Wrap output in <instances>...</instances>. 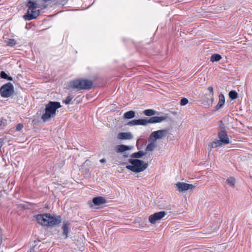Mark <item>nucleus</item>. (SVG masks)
I'll return each mask as SVG.
<instances>
[{
  "instance_id": "39",
  "label": "nucleus",
  "mask_w": 252,
  "mask_h": 252,
  "mask_svg": "<svg viewBox=\"0 0 252 252\" xmlns=\"http://www.w3.org/2000/svg\"><path fill=\"white\" fill-rule=\"evenodd\" d=\"M124 156V158H126V157H127V155H124V156Z\"/></svg>"
},
{
  "instance_id": "17",
  "label": "nucleus",
  "mask_w": 252,
  "mask_h": 252,
  "mask_svg": "<svg viewBox=\"0 0 252 252\" xmlns=\"http://www.w3.org/2000/svg\"><path fill=\"white\" fill-rule=\"evenodd\" d=\"M132 135L130 132H120L117 138L121 140H129L132 138Z\"/></svg>"
},
{
  "instance_id": "1",
  "label": "nucleus",
  "mask_w": 252,
  "mask_h": 252,
  "mask_svg": "<svg viewBox=\"0 0 252 252\" xmlns=\"http://www.w3.org/2000/svg\"><path fill=\"white\" fill-rule=\"evenodd\" d=\"M26 6L28 7V10L23 17L25 20L28 21L36 18L40 14V10L39 9L36 10V8L43 9L47 7L45 4H41L39 3L33 2L32 0L27 1Z\"/></svg>"
},
{
  "instance_id": "19",
  "label": "nucleus",
  "mask_w": 252,
  "mask_h": 252,
  "mask_svg": "<svg viewBox=\"0 0 252 252\" xmlns=\"http://www.w3.org/2000/svg\"><path fill=\"white\" fill-rule=\"evenodd\" d=\"M135 116V112L133 110H130L126 112L124 115V118L126 119H130Z\"/></svg>"
},
{
  "instance_id": "23",
  "label": "nucleus",
  "mask_w": 252,
  "mask_h": 252,
  "mask_svg": "<svg viewBox=\"0 0 252 252\" xmlns=\"http://www.w3.org/2000/svg\"><path fill=\"white\" fill-rule=\"evenodd\" d=\"M137 125L146 126L147 124V118L136 120Z\"/></svg>"
},
{
  "instance_id": "27",
  "label": "nucleus",
  "mask_w": 252,
  "mask_h": 252,
  "mask_svg": "<svg viewBox=\"0 0 252 252\" xmlns=\"http://www.w3.org/2000/svg\"><path fill=\"white\" fill-rule=\"evenodd\" d=\"M219 102L218 103L221 104L222 105H224L225 102L224 96L222 94H220L219 95Z\"/></svg>"
},
{
  "instance_id": "10",
  "label": "nucleus",
  "mask_w": 252,
  "mask_h": 252,
  "mask_svg": "<svg viewBox=\"0 0 252 252\" xmlns=\"http://www.w3.org/2000/svg\"><path fill=\"white\" fill-rule=\"evenodd\" d=\"M49 216H50V214L46 213L43 214H39L36 215L35 218L36 220L38 223L41 225L45 226H48V218Z\"/></svg>"
},
{
  "instance_id": "7",
  "label": "nucleus",
  "mask_w": 252,
  "mask_h": 252,
  "mask_svg": "<svg viewBox=\"0 0 252 252\" xmlns=\"http://www.w3.org/2000/svg\"><path fill=\"white\" fill-rule=\"evenodd\" d=\"M176 190L179 192H183L189 189H192L194 186L192 184H189L184 182H178L175 185Z\"/></svg>"
},
{
  "instance_id": "6",
  "label": "nucleus",
  "mask_w": 252,
  "mask_h": 252,
  "mask_svg": "<svg viewBox=\"0 0 252 252\" xmlns=\"http://www.w3.org/2000/svg\"><path fill=\"white\" fill-rule=\"evenodd\" d=\"M14 92V87L10 82L3 85L0 88V95L2 97H9L13 94Z\"/></svg>"
},
{
  "instance_id": "33",
  "label": "nucleus",
  "mask_w": 252,
  "mask_h": 252,
  "mask_svg": "<svg viewBox=\"0 0 252 252\" xmlns=\"http://www.w3.org/2000/svg\"><path fill=\"white\" fill-rule=\"evenodd\" d=\"M23 127V125L22 124H18L16 126V129L17 131H20L22 128Z\"/></svg>"
},
{
  "instance_id": "35",
  "label": "nucleus",
  "mask_w": 252,
  "mask_h": 252,
  "mask_svg": "<svg viewBox=\"0 0 252 252\" xmlns=\"http://www.w3.org/2000/svg\"><path fill=\"white\" fill-rule=\"evenodd\" d=\"M222 106L223 105L221 104H220V103H218L217 105L215 107V109L214 110V111L218 110L220 108H221Z\"/></svg>"
},
{
  "instance_id": "15",
  "label": "nucleus",
  "mask_w": 252,
  "mask_h": 252,
  "mask_svg": "<svg viewBox=\"0 0 252 252\" xmlns=\"http://www.w3.org/2000/svg\"><path fill=\"white\" fill-rule=\"evenodd\" d=\"M92 202L96 206L103 205L107 202L105 198L102 196H97L93 198Z\"/></svg>"
},
{
  "instance_id": "5",
  "label": "nucleus",
  "mask_w": 252,
  "mask_h": 252,
  "mask_svg": "<svg viewBox=\"0 0 252 252\" xmlns=\"http://www.w3.org/2000/svg\"><path fill=\"white\" fill-rule=\"evenodd\" d=\"M218 138L219 140L214 141L212 143V148H216L222 145L229 143V139L224 126L220 128V131L218 132Z\"/></svg>"
},
{
  "instance_id": "32",
  "label": "nucleus",
  "mask_w": 252,
  "mask_h": 252,
  "mask_svg": "<svg viewBox=\"0 0 252 252\" xmlns=\"http://www.w3.org/2000/svg\"><path fill=\"white\" fill-rule=\"evenodd\" d=\"M127 125L129 126H133L137 125L136 120H133L127 123Z\"/></svg>"
},
{
  "instance_id": "16",
  "label": "nucleus",
  "mask_w": 252,
  "mask_h": 252,
  "mask_svg": "<svg viewBox=\"0 0 252 252\" xmlns=\"http://www.w3.org/2000/svg\"><path fill=\"white\" fill-rule=\"evenodd\" d=\"M132 148L133 147L132 146L121 144L116 146L115 148V150L117 153H120L131 150Z\"/></svg>"
},
{
  "instance_id": "26",
  "label": "nucleus",
  "mask_w": 252,
  "mask_h": 252,
  "mask_svg": "<svg viewBox=\"0 0 252 252\" xmlns=\"http://www.w3.org/2000/svg\"><path fill=\"white\" fill-rule=\"evenodd\" d=\"M226 183L230 186L234 187L235 180L233 177H229L226 180Z\"/></svg>"
},
{
  "instance_id": "8",
  "label": "nucleus",
  "mask_w": 252,
  "mask_h": 252,
  "mask_svg": "<svg viewBox=\"0 0 252 252\" xmlns=\"http://www.w3.org/2000/svg\"><path fill=\"white\" fill-rule=\"evenodd\" d=\"M168 133L167 129H163L153 132L150 135V138L156 141L157 139H161Z\"/></svg>"
},
{
  "instance_id": "24",
  "label": "nucleus",
  "mask_w": 252,
  "mask_h": 252,
  "mask_svg": "<svg viewBox=\"0 0 252 252\" xmlns=\"http://www.w3.org/2000/svg\"><path fill=\"white\" fill-rule=\"evenodd\" d=\"M228 94L229 98L232 100L235 99L238 97V94L234 90L230 91Z\"/></svg>"
},
{
  "instance_id": "29",
  "label": "nucleus",
  "mask_w": 252,
  "mask_h": 252,
  "mask_svg": "<svg viewBox=\"0 0 252 252\" xmlns=\"http://www.w3.org/2000/svg\"><path fill=\"white\" fill-rule=\"evenodd\" d=\"M7 125V120L4 119H0V127L3 128Z\"/></svg>"
},
{
  "instance_id": "14",
  "label": "nucleus",
  "mask_w": 252,
  "mask_h": 252,
  "mask_svg": "<svg viewBox=\"0 0 252 252\" xmlns=\"http://www.w3.org/2000/svg\"><path fill=\"white\" fill-rule=\"evenodd\" d=\"M166 116H153L150 118H147V124H154L160 123L166 119Z\"/></svg>"
},
{
  "instance_id": "21",
  "label": "nucleus",
  "mask_w": 252,
  "mask_h": 252,
  "mask_svg": "<svg viewBox=\"0 0 252 252\" xmlns=\"http://www.w3.org/2000/svg\"><path fill=\"white\" fill-rule=\"evenodd\" d=\"M221 59V56L218 54H213L210 58L212 62H218Z\"/></svg>"
},
{
  "instance_id": "13",
  "label": "nucleus",
  "mask_w": 252,
  "mask_h": 252,
  "mask_svg": "<svg viewBox=\"0 0 252 252\" xmlns=\"http://www.w3.org/2000/svg\"><path fill=\"white\" fill-rule=\"evenodd\" d=\"M208 91L210 93V94L208 95V97H205L206 98V103L204 102L203 103L210 106L212 105L214 101L213 88L212 86L209 87Z\"/></svg>"
},
{
  "instance_id": "3",
  "label": "nucleus",
  "mask_w": 252,
  "mask_h": 252,
  "mask_svg": "<svg viewBox=\"0 0 252 252\" xmlns=\"http://www.w3.org/2000/svg\"><path fill=\"white\" fill-rule=\"evenodd\" d=\"M128 162L131 165L126 166V168L134 173H139L144 171L148 167V163L139 159H129Z\"/></svg>"
},
{
  "instance_id": "22",
  "label": "nucleus",
  "mask_w": 252,
  "mask_h": 252,
  "mask_svg": "<svg viewBox=\"0 0 252 252\" xmlns=\"http://www.w3.org/2000/svg\"><path fill=\"white\" fill-rule=\"evenodd\" d=\"M0 77L1 78L6 79L9 81H12L13 78L12 77L8 75L4 71H2L0 73Z\"/></svg>"
},
{
  "instance_id": "40",
  "label": "nucleus",
  "mask_w": 252,
  "mask_h": 252,
  "mask_svg": "<svg viewBox=\"0 0 252 252\" xmlns=\"http://www.w3.org/2000/svg\"><path fill=\"white\" fill-rule=\"evenodd\" d=\"M178 1L179 2L183 1V0H178Z\"/></svg>"
},
{
  "instance_id": "38",
  "label": "nucleus",
  "mask_w": 252,
  "mask_h": 252,
  "mask_svg": "<svg viewBox=\"0 0 252 252\" xmlns=\"http://www.w3.org/2000/svg\"><path fill=\"white\" fill-rule=\"evenodd\" d=\"M100 162L101 163H105V162H106V159H104V158H102V159H100Z\"/></svg>"
},
{
  "instance_id": "4",
  "label": "nucleus",
  "mask_w": 252,
  "mask_h": 252,
  "mask_svg": "<svg viewBox=\"0 0 252 252\" xmlns=\"http://www.w3.org/2000/svg\"><path fill=\"white\" fill-rule=\"evenodd\" d=\"M93 82L84 78H78L74 79L70 82L69 86L73 89L78 90H89L92 88Z\"/></svg>"
},
{
  "instance_id": "12",
  "label": "nucleus",
  "mask_w": 252,
  "mask_h": 252,
  "mask_svg": "<svg viewBox=\"0 0 252 252\" xmlns=\"http://www.w3.org/2000/svg\"><path fill=\"white\" fill-rule=\"evenodd\" d=\"M70 225V222L68 220H64L63 222L62 229L63 230V236L64 239H67L68 237Z\"/></svg>"
},
{
  "instance_id": "9",
  "label": "nucleus",
  "mask_w": 252,
  "mask_h": 252,
  "mask_svg": "<svg viewBox=\"0 0 252 252\" xmlns=\"http://www.w3.org/2000/svg\"><path fill=\"white\" fill-rule=\"evenodd\" d=\"M166 213L165 211H160L155 213L149 217V220L152 224H155L157 221L163 218Z\"/></svg>"
},
{
  "instance_id": "25",
  "label": "nucleus",
  "mask_w": 252,
  "mask_h": 252,
  "mask_svg": "<svg viewBox=\"0 0 252 252\" xmlns=\"http://www.w3.org/2000/svg\"><path fill=\"white\" fill-rule=\"evenodd\" d=\"M155 147V144L154 143L152 142L148 144L145 148V151H153Z\"/></svg>"
},
{
  "instance_id": "30",
  "label": "nucleus",
  "mask_w": 252,
  "mask_h": 252,
  "mask_svg": "<svg viewBox=\"0 0 252 252\" xmlns=\"http://www.w3.org/2000/svg\"><path fill=\"white\" fill-rule=\"evenodd\" d=\"M188 102H189L188 99L185 97H184L181 99L180 105L181 106H185L186 104H187Z\"/></svg>"
},
{
  "instance_id": "31",
  "label": "nucleus",
  "mask_w": 252,
  "mask_h": 252,
  "mask_svg": "<svg viewBox=\"0 0 252 252\" xmlns=\"http://www.w3.org/2000/svg\"><path fill=\"white\" fill-rule=\"evenodd\" d=\"M73 97L69 95L65 98V99L63 101L65 104H68L72 99Z\"/></svg>"
},
{
  "instance_id": "36",
  "label": "nucleus",
  "mask_w": 252,
  "mask_h": 252,
  "mask_svg": "<svg viewBox=\"0 0 252 252\" xmlns=\"http://www.w3.org/2000/svg\"><path fill=\"white\" fill-rule=\"evenodd\" d=\"M4 143V139L3 138H0V149L3 146Z\"/></svg>"
},
{
  "instance_id": "28",
  "label": "nucleus",
  "mask_w": 252,
  "mask_h": 252,
  "mask_svg": "<svg viewBox=\"0 0 252 252\" xmlns=\"http://www.w3.org/2000/svg\"><path fill=\"white\" fill-rule=\"evenodd\" d=\"M17 44L16 41L14 39H10L7 41V45L10 47H13Z\"/></svg>"
},
{
  "instance_id": "2",
  "label": "nucleus",
  "mask_w": 252,
  "mask_h": 252,
  "mask_svg": "<svg viewBox=\"0 0 252 252\" xmlns=\"http://www.w3.org/2000/svg\"><path fill=\"white\" fill-rule=\"evenodd\" d=\"M61 107V105L59 102L50 101L45 105V113L41 116L42 121L46 122L55 117L57 110Z\"/></svg>"
},
{
  "instance_id": "20",
  "label": "nucleus",
  "mask_w": 252,
  "mask_h": 252,
  "mask_svg": "<svg viewBox=\"0 0 252 252\" xmlns=\"http://www.w3.org/2000/svg\"><path fill=\"white\" fill-rule=\"evenodd\" d=\"M143 114L147 116H152L158 113V112L153 109H146L143 111Z\"/></svg>"
},
{
  "instance_id": "37",
  "label": "nucleus",
  "mask_w": 252,
  "mask_h": 252,
  "mask_svg": "<svg viewBox=\"0 0 252 252\" xmlns=\"http://www.w3.org/2000/svg\"><path fill=\"white\" fill-rule=\"evenodd\" d=\"M27 252H34V247H32L29 251H28Z\"/></svg>"
},
{
  "instance_id": "11",
  "label": "nucleus",
  "mask_w": 252,
  "mask_h": 252,
  "mask_svg": "<svg viewBox=\"0 0 252 252\" xmlns=\"http://www.w3.org/2000/svg\"><path fill=\"white\" fill-rule=\"evenodd\" d=\"M48 225L49 227H53L59 224L62 222L61 216H49Z\"/></svg>"
},
{
  "instance_id": "34",
  "label": "nucleus",
  "mask_w": 252,
  "mask_h": 252,
  "mask_svg": "<svg viewBox=\"0 0 252 252\" xmlns=\"http://www.w3.org/2000/svg\"><path fill=\"white\" fill-rule=\"evenodd\" d=\"M222 106L223 105L221 104H220V103H218L217 105L215 107V109L214 110V111L218 110L220 108H221Z\"/></svg>"
},
{
  "instance_id": "18",
  "label": "nucleus",
  "mask_w": 252,
  "mask_h": 252,
  "mask_svg": "<svg viewBox=\"0 0 252 252\" xmlns=\"http://www.w3.org/2000/svg\"><path fill=\"white\" fill-rule=\"evenodd\" d=\"M146 153L143 152V151H139L137 152H135L132 154L130 156V157L132 159H138L142 158L144 156L146 155Z\"/></svg>"
}]
</instances>
